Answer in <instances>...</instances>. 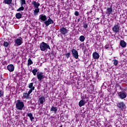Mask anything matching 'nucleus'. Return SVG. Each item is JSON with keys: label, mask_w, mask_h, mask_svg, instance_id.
Listing matches in <instances>:
<instances>
[{"label": "nucleus", "mask_w": 127, "mask_h": 127, "mask_svg": "<svg viewBox=\"0 0 127 127\" xmlns=\"http://www.w3.org/2000/svg\"><path fill=\"white\" fill-rule=\"evenodd\" d=\"M71 52L72 54V56L75 58V59H78L79 58V54L78 53V51L76 50L75 49H72L71 50Z\"/></svg>", "instance_id": "nucleus-6"}, {"label": "nucleus", "mask_w": 127, "mask_h": 127, "mask_svg": "<svg viewBox=\"0 0 127 127\" xmlns=\"http://www.w3.org/2000/svg\"><path fill=\"white\" fill-rule=\"evenodd\" d=\"M35 80V78H33V79H32V81H34Z\"/></svg>", "instance_id": "nucleus-37"}, {"label": "nucleus", "mask_w": 127, "mask_h": 127, "mask_svg": "<svg viewBox=\"0 0 127 127\" xmlns=\"http://www.w3.org/2000/svg\"><path fill=\"white\" fill-rule=\"evenodd\" d=\"M3 45L4 46V47H8L9 44H8V43H7V42H4Z\"/></svg>", "instance_id": "nucleus-32"}, {"label": "nucleus", "mask_w": 127, "mask_h": 127, "mask_svg": "<svg viewBox=\"0 0 127 127\" xmlns=\"http://www.w3.org/2000/svg\"><path fill=\"white\" fill-rule=\"evenodd\" d=\"M22 10H24V7H23V6H21L20 8L17 9V11H21Z\"/></svg>", "instance_id": "nucleus-29"}, {"label": "nucleus", "mask_w": 127, "mask_h": 127, "mask_svg": "<svg viewBox=\"0 0 127 127\" xmlns=\"http://www.w3.org/2000/svg\"><path fill=\"white\" fill-rule=\"evenodd\" d=\"M113 32L115 33H118L120 30V26L119 25H115L112 28Z\"/></svg>", "instance_id": "nucleus-11"}, {"label": "nucleus", "mask_w": 127, "mask_h": 127, "mask_svg": "<svg viewBox=\"0 0 127 127\" xmlns=\"http://www.w3.org/2000/svg\"><path fill=\"white\" fill-rule=\"evenodd\" d=\"M27 116L29 117V118H30V120L31 122H32V121H33V120H34V117H33V115L32 114H31V113H28Z\"/></svg>", "instance_id": "nucleus-21"}, {"label": "nucleus", "mask_w": 127, "mask_h": 127, "mask_svg": "<svg viewBox=\"0 0 127 127\" xmlns=\"http://www.w3.org/2000/svg\"><path fill=\"white\" fill-rule=\"evenodd\" d=\"M28 88L30 89L29 91L31 93H32L33 91H34V89H35V87L33 86V83H30L28 84Z\"/></svg>", "instance_id": "nucleus-13"}, {"label": "nucleus", "mask_w": 127, "mask_h": 127, "mask_svg": "<svg viewBox=\"0 0 127 127\" xmlns=\"http://www.w3.org/2000/svg\"><path fill=\"white\" fill-rule=\"evenodd\" d=\"M65 56H66V58H69V57H70V53H67L65 54Z\"/></svg>", "instance_id": "nucleus-34"}, {"label": "nucleus", "mask_w": 127, "mask_h": 127, "mask_svg": "<svg viewBox=\"0 0 127 127\" xmlns=\"http://www.w3.org/2000/svg\"><path fill=\"white\" fill-rule=\"evenodd\" d=\"M83 27L84 28H88V24H87L86 23H83Z\"/></svg>", "instance_id": "nucleus-33"}, {"label": "nucleus", "mask_w": 127, "mask_h": 127, "mask_svg": "<svg viewBox=\"0 0 127 127\" xmlns=\"http://www.w3.org/2000/svg\"><path fill=\"white\" fill-rule=\"evenodd\" d=\"M38 72V69L35 68L32 70V72L33 73L34 76H36V74Z\"/></svg>", "instance_id": "nucleus-23"}, {"label": "nucleus", "mask_w": 127, "mask_h": 127, "mask_svg": "<svg viewBox=\"0 0 127 127\" xmlns=\"http://www.w3.org/2000/svg\"><path fill=\"white\" fill-rule=\"evenodd\" d=\"M79 40L81 42H84L85 41V36L82 35L79 37Z\"/></svg>", "instance_id": "nucleus-24"}, {"label": "nucleus", "mask_w": 127, "mask_h": 127, "mask_svg": "<svg viewBox=\"0 0 127 127\" xmlns=\"http://www.w3.org/2000/svg\"><path fill=\"white\" fill-rule=\"evenodd\" d=\"M113 61L114 65H115V66H117V65L119 64V61H118V60H114Z\"/></svg>", "instance_id": "nucleus-28"}, {"label": "nucleus", "mask_w": 127, "mask_h": 127, "mask_svg": "<svg viewBox=\"0 0 127 127\" xmlns=\"http://www.w3.org/2000/svg\"><path fill=\"white\" fill-rule=\"evenodd\" d=\"M60 32L62 35H66L69 32V30L66 27H62L60 28Z\"/></svg>", "instance_id": "nucleus-4"}, {"label": "nucleus", "mask_w": 127, "mask_h": 127, "mask_svg": "<svg viewBox=\"0 0 127 127\" xmlns=\"http://www.w3.org/2000/svg\"><path fill=\"white\" fill-rule=\"evenodd\" d=\"M15 44L17 46H20V45H21V44H22V38L20 37L18 39H16L15 40Z\"/></svg>", "instance_id": "nucleus-9"}, {"label": "nucleus", "mask_w": 127, "mask_h": 127, "mask_svg": "<svg viewBox=\"0 0 127 127\" xmlns=\"http://www.w3.org/2000/svg\"><path fill=\"white\" fill-rule=\"evenodd\" d=\"M22 16V15H21L20 13H18L16 14V18H18V19L21 18Z\"/></svg>", "instance_id": "nucleus-27"}, {"label": "nucleus", "mask_w": 127, "mask_h": 127, "mask_svg": "<svg viewBox=\"0 0 127 127\" xmlns=\"http://www.w3.org/2000/svg\"><path fill=\"white\" fill-rule=\"evenodd\" d=\"M7 69L9 72H13L14 71V66L13 64H9L7 66Z\"/></svg>", "instance_id": "nucleus-12"}, {"label": "nucleus", "mask_w": 127, "mask_h": 127, "mask_svg": "<svg viewBox=\"0 0 127 127\" xmlns=\"http://www.w3.org/2000/svg\"><path fill=\"white\" fill-rule=\"evenodd\" d=\"M45 101H46V100L45 96H41L38 97V102L39 104H41V105H44V103H45Z\"/></svg>", "instance_id": "nucleus-5"}, {"label": "nucleus", "mask_w": 127, "mask_h": 127, "mask_svg": "<svg viewBox=\"0 0 127 127\" xmlns=\"http://www.w3.org/2000/svg\"><path fill=\"white\" fill-rule=\"evenodd\" d=\"M12 1V0H4V2L6 4H10Z\"/></svg>", "instance_id": "nucleus-25"}, {"label": "nucleus", "mask_w": 127, "mask_h": 127, "mask_svg": "<svg viewBox=\"0 0 127 127\" xmlns=\"http://www.w3.org/2000/svg\"><path fill=\"white\" fill-rule=\"evenodd\" d=\"M4 94V92L2 90H0V98L1 97H3V94Z\"/></svg>", "instance_id": "nucleus-31"}, {"label": "nucleus", "mask_w": 127, "mask_h": 127, "mask_svg": "<svg viewBox=\"0 0 127 127\" xmlns=\"http://www.w3.org/2000/svg\"><path fill=\"white\" fill-rule=\"evenodd\" d=\"M58 110V108L54 106H52L50 110L51 112H54V114H57Z\"/></svg>", "instance_id": "nucleus-19"}, {"label": "nucleus", "mask_w": 127, "mask_h": 127, "mask_svg": "<svg viewBox=\"0 0 127 127\" xmlns=\"http://www.w3.org/2000/svg\"><path fill=\"white\" fill-rule=\"evenodd\" d=\"M32 64H33V62H32V61L31 60V58H29L28 60V66H30V65H32Z\"/></svg>", "instance_id": "nucleus-26"}, {"label": "nucleus", "mask_w": 127, "mask_h": 127, "mask_svg": "<svg viewBox=\"0 0 127 127\" xmlns=\"http://www.w3.org/2000/svg\"><path fill=\"white\" fill-rule=\"evenodd\" d=\"M118 95L121 100H124V99H126V98H127V93H126V92L120 91L118 93Z\"/></svg>", "instance_id": "nucleus-7"}, {"label": "nucleus", "mask_w": 127, "mask_h": 127, "mask_svg": "<svg viewBox=\"0 0 127 127\" xmlns=\"http://www.w3.org/2000/svg\"><path fill=\"white\" fill-rule=\"evenodd\" d=\"M39 18L41 20V22L44 21L46 26H49L50 24L54 23V21H53V20H52L50 17H49L47 20V16H46L44 14L40 15Z\"/></svg>", "instance_id": "nucleus-1"}, {"label": "nucleus", "mask_w": 127, "mask_h": 127, "mask_svg": "<svg viewBox=\"0 0 127 127\" xmlns=\"http://www.w3.org/2000/svg\"><path fill=\"white\" fill-rule=\"evenodd\" d=\"M120 45H121L123 48H125V47H127V43L125 41L122 40L120 41Z\"/></svg>", "instance_id": "nucleus-18"}, {"label": "nucleus", "mask_w": 127, "mask_h": 127, "mask_svg": "<svg viewBox=\"0 0 127 127\" xmlns=\"http://www.w3.org/2000/svg\"><path fill=\"white\" fill-rule=\"evenodd\" d=\"M45 71H48V70H47V68H45Z\"/></svg>", "instance_id": "nucleus-38"}, {"label": "nucleus", "mask_w": 127, "mask_h": 127, "mask_svg": "<svg viewBox=\"0 0 127 127\" xmlns=\"http://www.w3.org/2000/svg\"><path fill=\"white\" fill-rule=\"evenodd\" d=\"M31 94V92L30 91H28L27 92H24L23 93V99H30V94Z\"/></svg>", "instance_id": "nucleus-10"}, {"label": "nucleus", "mask_w": 127, "mask_h": 127, "mask_svg": "<svg viewBox=\"0 0 127 127\" xmlns=\"http://www.w3.org/2000/svg\"><path fill=\"white\" fill-rule=\"evenodd\" d=\"M37 77L39 81H41L42 79H44V78H45V76H44V73L41 72L37 73Z\"/></svg>", "instance_id": "nucleus-8"}, {"label": "nucleus", "mask_w": 127, "mask_h": 127, "mask_svg": "<svg viewBox=\"0 0 127 127\" xmlns=\"http://www.w3.org/2000/svg\"><path fill=\"white\" fill-rule=\"evenodd\" d=\"M86 103V102H85L84 100H81L78 103V106H79L80 107H83V106H84Z\"/></svg>", "instance_id": "nucleus-20"}, {"label": "nucleus", "mask_w": 127, "mask_h": 127, "mask_svg": "<svg viewBox=\"0 0 127 127\" xmlns=\"http://www.w3.org/2000/svg\"><path fill=\"white\" fill-rule=\"evenodd\" d=\"M40 48L41 51H47V49L50 50V46L46 43L43 42L40 45Z\"/></svg>", "instance_id": "nucleus-3"}, {"label": "nucleus", "mask_w": 127, "mask_h": 127, "mask_svg": "<svg viewBox=\"0 0 127 127\" xmlns=\"http://www.w3.org/2000/svg\"><path fill=\"white\" fill-rule=\"evenodd\" d=\"M23 4H26L25 0H21V6H23Z\"/></svg>", "instance_id": "nucleus-30"}, {"label": "nucleus", "mask_w": 127, "mask_h": 127, "mask_svg": "<svg viewBox=\"0 0 127 127\" xmlns=\"http://www.w3.org/2000/svg\"><path fill=\"white\" fill-rule=\"evenodd\" d=\"M32 4L34 5L35 8H38L40 6V3L35 1H32Z\"/></svg>", "instance_id": "nucleus-15"}, {"label": "nucleus", "mask_w": 127, "mask_h": 127, "mask_svg": "<svg viewBox=\"0 0 127 127\" xmlns=\"http://www.w3.org/2000/svg\"><path fill=\"white\" fill-rule=\"evenodd\" d=\"M117 106L119 109H121V110H124L126 108V105H125V103L124 102H120L117 104Z\"/></svg>", "instance_id": "nucleus-14"}, {"label": "nucleus", "mask_w": 127, "mask_h": 127, "mask_svg": "<svg viewBox=\"0 0 127 127\" xmlns=\"http://www.w3.org/2000/svg\"><path fill=\"white\" fill-rule=\"evenodd\" d=\"M113 13V7H108L106 9V14H112Z\"/></svg>", "instance_id": "nucleus-16"}, {"label": "nucleus", "mask_w": 127, "mask_h": 127, "mask_svg": "<svg viewBox=\"0 0 127 127\" xmlns=\"http://www.w3.org/2000/svg\"><path fill=\"white\" fill-rule=\"evenodd\" d=\"M93 58L94 59H99L100 58V55L97 52H94L92 54Z\"/></svg>", "instance_id": "nucleus-17"}, {"label": "nucleus", "mask_w": 127, "mask_h": 127, "mask_svg": "<svg viewBox=\"0 0 127 127\" xmlns=\"http://www.w3.org/2000/svg\"><path fill=\"white\" fill-rule=\"evenodd\" d=\"M24 108V103L21 100H17L16 103V109L17 110H19L20 111H22Z\"/></svg>", "instance_id": "nucleus-2"}, {"label": "nucleus", "mask_w": 127, "mask_h": 127, "mask_svg": "<svg viewBox=\"0 0 127 127\" xmlns=\"http://www.w3.org/2000/svg\"><path fill=\"white\" fill-rule=\"evenodd\" d=\"M105 49H109V47H105Z\"/></svg>", "instance_id": "nucleus-36"}, {"label": "nucleus", "mask_w": 127, "mask_h": 127, "mask_svg": "<svg viewBox=\"0 0 127 127\" xmlns=\"http://www.w3.org/2000/svg\"><path fill=\"white\" fill-rule=\"evenodd\" d=\"M40 10V9H39V8H36L34 10V15H37Z\"/></svg>", "instance_id": "nucleus-22"}, {"label": "nucleus", "mask_w": 127, "mask_h": 127, "mask_svg": "<svg viewBox=\"0 0 127 127\" xmlns=\"http://www.w3.org/2000/svg\"><path fill=\"white\" fill-rule=\"evenodd\" d=\"M74 14L76 15V16H79V12L76 11L74 13Z\"/></svg>", "instance_id": "nucleus-35"}, {"label": "nucleus", "mask_w": 127, "mask_h": 127, "mask_svg": "<svg viewBox=\"0 0 127 127\" xmlns=\"http://www.w3.org/2000/svg\"><path fill=\"white\" fill-rule=\"evenodd\" d=\"M59 127H63V126L62 125V126H60Z\"/></svg>", "instance_id": "nucleus-39"}]
</instances>
